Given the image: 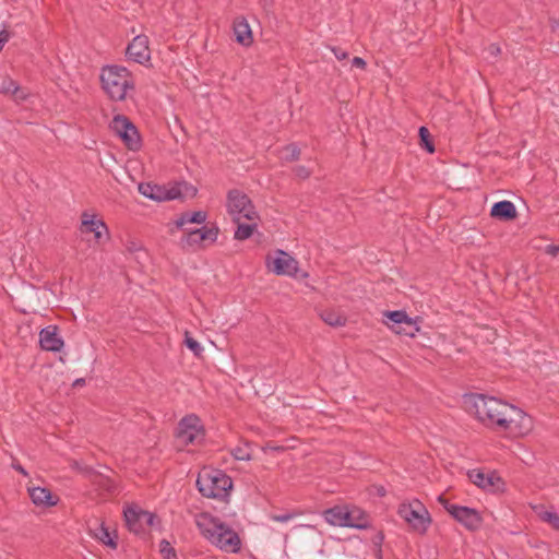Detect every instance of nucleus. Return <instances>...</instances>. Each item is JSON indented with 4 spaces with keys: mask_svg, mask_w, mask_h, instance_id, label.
<instances>
[{
    "mask_svg": "<svg viewBox=\"0 0 559 559\" xmlns=\"http://www.w3.org/2000/svg\"><path fill=\"white\" fill-rule=\"evenodd\" d=\"M195 524L204 538L227 554H238L242 542L237 532L210 513L195 515Z\"/></svg>",
    "mask_w": 559,
    "mask_h": 559,
    "instance_id": "f257e3e1",
    "label": "nucleus"
},
{
    "mask_svg": "<svg viewBox=\"0 0 559 559\" xmlns=\"http://www.w3.org/2000/svg\"><path fill=\"white\" fill-rule=\"evenodd\" d=\"M507 408L497 412L488 428L503 431L511 438L528 436L534 429L533 418L515 405L507 403Z\"/></svg>",
    "mask_w": 559,
    "mask_h": 559,
    "instance_id": "f03ea898",
    "label": "nucleus"
},
{
    "mask_svg": "<svg viewBox=\"0 0 559 559\" xmlns=\"http://www.w3.org/2000/svg\"><path fill=\"white\" fill-rule=\"evenodd\" d=\"M102 88L115 102L124 100L134 91L135 82L131 72L121 66H106L100 71Z\"/></svg>",
    "mask_w": 559,
    "mask_h": 559,
    "instance_id": "7ed1b4c3",
    "label": "nucleus"
},
{
    "mask_svg": "<svg viewBox=\"0 0 559 559\" xmlns=\"http://www.w3.org/2000/svg\"><path fill=\"white\" fill-rule=\"evenodd\" d=\"M197 487L206 498L224 500L233 489V480L221 469L204 468L198 475Z\"/></svg>",
    "mask_w": 559,
    "mask_h": 559,
    "instance_id": "20e7f679",
    "label": "nucleus"
},
{
    "mask_svg": "<svg viewBox=\"0 0 559 559\" xmlns=\"http://www.w3.org/2000/svg\"><path fill=\"white\" fill-rule=\"evenodd\" d=\"M465 403L468 411L486 427H489L498 411L508 409L507 402L485 394H471L466 396Z\"/></svg>",
    "mask_w": 559,
    "mask_h": 559,
    "instance_id": "39448f33",
    "label": "nucleus"
},
{
    "mask_svg": "<svg viewBox=\"0 0 559 559\" xmlns=\"http://www.w3.org/2000/svg\"><path fill=\"white\" fill-rule=\"evenodd\" d=\"M397 513L414 532L420 535L427 533L432 522L428 509L417 499L402 502Z\"/></svg>",
    "mask_w": 559,
    "mask_h": 559,
    "instance_id": "423d86ee",
    "label": "nucleus"
},
{
    "mask_svg": "<svg viewBox=\"0 0 559 559\" xmlns=\"http://www.w3.org/2000/svg\"><path fill=\"white\" fill-rule=\"evenodd\" d=\"M226 210L233 222L259 221V214L250 198L239 189H231L226 195Z\"/></svg>",
    "mask_w": 559,
    "mask_h": 559,
    "instance_id": "0eeeda50",
    "label": "nucleus"
},
{
    "mask_svg": "<svg viewBox=\"0 0 559 559\" xmlns=\"http://www.w3.org/2000/svg\"><path fill=\"white\" fill-rule=\"evenodd\" d=\"M123 515L127 527L136 535L145 534L148 528L156 527L159 524L154 513L145 511L136 504L127 507Z\"/></svg>",
    "mask_w": 559,
    "mask_h": 559,
    "instance_id": "6e6552de",
    "label": "nucleus"
},
{
    "mask_svg": "<svg viewBox=\"0 0 559 559\" xmlns=\"http://www.w3.org/2000/svg\"><path fill=\"white\" fill-rule=\"evenodd\" d=\"M265 266L276 275L297 277L299 273V262L288 252L281 249L266 255Z\"/></svg>",
    "mask_w": 559,
    "mask_h": 559,
    "instance_id": "1a4fd4ad",
    "label": "nucleus"
},
{
    "mask_svg": "<svg viewBox=\"0 0 559 559\" xmlns=\"http://www.w3.org/2000/svg\"><path fill=\"white\" fill-rule=\"evenodd\" d=\"M204 436V428L198 416L188 415L179 421L177 440L180 444H200L203 441Z\"/></svg>",
    "mask_w": 559,
    "mask_h": 559,
    "instance_id": "9d476101",
    "label": "nucleus"
},
{
    "mask_svg": "<svg viewBox=\"0 0 559 559\" xmlns=\"http://www.w3.org/2000/svg\"><path fill=\"white\" fill-rule=\"evenodd\" d=\"M219 228L215 225L186 230L181 246L189 249H202L216 242Z\"/></svg>",
    "mask_w": 559,
    "mask_h": 559,
    "instance_id": "9b49d317",
    "label": "nucleus"
},
{
    "mask_svg": "<svg viewBox=\"0 0 559 559\" xmlns=\"http://www.w3.org/2000/svg\"><path fill=\"white\" fill-rule=\"evenodd\" d=\"M438 500L444 509L467 530L476 531L481 526L483 519L477 510L450 503L442 496H440Z\"/></svg>",
    "mask_w": 559,
    "mask_h": 559,
    "instance_id": "f8f14e48",
    "label": "nucleus"
},
{
    "mask_svg": "<svg viewBox=\"0 0 559 559\" xmlns=\"http://www.w3.org/2000/svg\"><path fill=\"white\" fill-rule=\"evenodd\" d=\"M111 131L119 136L130 150L140 146V135L135 126L123 115H117L109 124Z\"/></svg>",
    "mask_w": 559,
    "mask_h": 559,
    "instance_id": "ddd939ff",
    "label": "nucleus"
},
{
    "mask_svg": "<svg viewBox=\"0 0 559 559\" xmlns=\"http://www.w3.org/2000/svg\"><path fill=\"white\" fill-rule=\"evenodd\" d=\"M126 55L129 60L140 64H146L151 60L148 38L145 35L135 36L128 45Z\"/></svg>",
    "mask_w": 559,
    "mask_h": 559,
    "instance_id": "4468645a",
    "label": "nucleus"
},
{
    "mask_svg": "<svg viewBox=\"0 0 559 559\" xmlns=\"http://www.w3.org/2000/svg\"><path fill=\"white\" fill-rule=\"evenodd\" d=\"M81 218V230L83 233L94 234V238L97 242H100L104 239H108L109 230L104 221L86 212L82 214Z\"/></svg>",
    "mask_w": 559,
    "mask_h": 559,
    "instance_id": "2eb2a0df",
    "label": "nucleus"
},
{
    "mask_svg": "<svg viewBox=\"0 0 559 559\" xmlns=\"http://www.w3.org/2000/svg\"><path fill=\"white\" fill-rule=\"evenodd\" d=\"M468 476L473 484L486 490L499 491L502 490L504 486L502 479L495 473L486 474L474 469L469 472Z\"/></svg>",
    "mask_w": 559,
    "mask_h": 559,
    "instance_id": "dca6fc26",
    "label": "nucleus"
},
{
    "mask_svg": "<svg viewBox=\"0 0 559 559\" xmlns=\"http://www.w3.org/2000/svg\"><path fill=\"white\" fill-rule=\"evenodd\" d=\"M39 344L44 350L60 352L64 345L56 325H48L39 332Z\"/></svg>",
    "mask_w": 559,
    "mask_h": 559,
    "instance_id": "f3484780",
    "label": "nucleus"
},
{
    "mask_svg": "<svg viewBox=\"0 0 559 559\" xmlns=\"http://www.w3.org/2000/svg\"><path fill=\"white\" fill-rule=\"evenodd\" d=\"M345 513L346 527L366 530L370 526L369 515L360 508L346 506Z\"/></svg>",
    "mask_w": 559,
    "mask_h": 559,
    "instance_id": "a211bd4d",
    "label": "nucleus"
},
{
    "mask_svg": "<svg viewBox=\"0 0 559 559\" xmlns=\"http://www.w3.org/2000/svg\"><path fill=\"white\" fill-rule=\"evenodd\" d=\"M234 35L236 41L242 46H250L253 41L251 27L245 17H237L234 21Z\"/></svg>",
    "mask_w": 559,
    "mask_h": 559,
    "instance_id": "6ab92c4d",
    "label": "nucleus"
},
{
    "mask_svg": "<svg viewBox=\"0 0 559 559\" xmlns=\"http://www.w3.org/2000/svg\"><path fill=\"white\" fill-rule=\"evenodd\" d=\"M490 215L498 219L511 221L516 217V209L511 201L504 200L492 205Z\"/></svg>",
    "mask_w": 559,
    "mask_h": 559,
    "instance_id": "aec40b11",
    "label": "nucleus"
},
{
    "mask_svg": "<svg viewBox=\"0 0 559 559\" xmlns=\"http://www.w3.org/2000/svg\"><path fill=\"white\" fill-rule=\"evenodd\" d=\"M29 497L34 504L41 507H51L57 503L49 489L44 487L28 488Z\"/></svg>",
    "mask_w": 559,
    "mask_h": 559,
    "instance_id": "412c9836",
    "label": "nucleus"
},
{
    "mask_svg": "<svg viewBox=\"0 0 559 559\" xmlns=\"http://www.w3.org/2000/svg\"><path fill=\"white\" fill-rule=\"evenodd\" d=\"M345 511L346 506H335L325 510L323 512V518L329 524L333 526L346 527Z\"/></svg>",
    "mask_w": 559,
    "mask_h": 559,
    "instance_id": "4be33fe9",
    "label": "nucleus"
},
{
    "mask_svg": "<svg viewBox=\"0 0 559 559\" xmlns=\"http://www.w3.org/2000/svg\"><path fill=\"white\" fill-rule=\"evenodd\" d=\"M207 219V213L205 211L186 212L182 213L176 221L175 226L182 228L186 224H204Z\"/></svg>",
    "mask_w": 559,
    "mask_h": 559,
    "instance_id": "5701e85b",
    "label": "nucleus"
},
{
    "mask_svg": "<svg viewBox=\"0 0 559 559\" xmlns=\"http://www.w3.org/2000/svg\"><path fill=\"white\" fill-rule=\"evenodd\" d=\"M93 536L104 545L112 549L117 548L116 535H112L108 527L104 525V523H102L93 531Z\"/></svg>",
    "mask_w": 559,
    "mask_h": 559,
    "instance_id": "b1692460",
    "label": "nucleus"
},
{
    "mask_svg": "<svg viewBox=\"0 0 559 559\" xmlns=\"http://www.w3.org/2000/svg\"><path fill=\"white\" fill-rule=\"evenodd\" d=\"M249 224L237 223V229L235 230L234 238L237 240H246L250 238L258 228V221H248Z\"/></svg>",
    "mask_w": 559,
    "mask_h": 559,
    "instance_id": "393cba45",
    "label": "nucleus"
},
{
    "mask_svg": "<svg viewBox=\"0 0 559 559\" xmlns=\"http://www.w3.org/2000/svg\"><path fill=\"white\" fill-rule=\"evenodd\" d=\"M534 511L542 521L551 525L554 530L559 531V514L554 511L545 510L542 506L534 507Z\"/></svg>",
    "mask_w": 559,
    "mask_h": 559,
    "instance_id": "a878e982",
    "label": "nucleus"
},
{
    "mask_svg": "<svg viewBox=\"0 0 559 559\" xmlns=\"http://www.w3.org/2000/svg\"><path fill=\"white\" fill-rule=\"evenodd\" d=\"M321 319L331 326H343L346 323V318L337 311L324 310L320 314Z\"/></svg>",
    "mask_w": 559,
    "mask_h": 559,
    "instance_id": "bb28decb",
    "label": "nucleus"
},
{
    "mask_svg": "<svg viewBox=\"0 0 559 559\" xmlns=\"http://www.w3.org/2000/svg\"><path fill=\"white\" fill-rule=\"evenodd\" d=\"M139 192L151 200L163 201V192L157 186H153L151 183H140Z\"/></svg>",
    "mask_w": 559,
    "mask_h": 559,
    "instance_id": "cd10ccee",
    "label": "nucleus"
},
{
    "mask_svg": "<svg viewBox=\"0 0 559 559\" xmlns=\"http://www.w3.org/2000/svg\"><path fill=\"white\" fill-rule=\"evenodd\" d=\"M384 317L388 318L390 321H392L393 323L395 324H402V323H405L407 324L409 328L413 326V322H412V319L407 317L406 312L404 311H401V310H395V311H386L384 313Z\"/></svg>",
    "mask_w": 559,
    "mask_h": 559,
    "instance_id": "c85d7f7f",
    "label": "nucleus"
},
{
    "mask_svg": "<svg viewBox=\"0 0 559 559\" xmlns=\"http://www.w3.org/2000/svg\"><path fill=\"white\" fill-rule=\"evenodd\" d=\"M251 452L249 443H241L231 450V455L239 461H250L252 457Z\"/></svg>",
    "mask_w": 559,
    "mask_h": 559,
    "instance_id": "c756f323",
    "label": "nucleus"
},
{
    "mask_svg": "<svg viewBox=\"0 0 559 559\" xmlns=\"http://www.w3.org/2000/svg\"><path fill=\"white\" fill-rule=\"evenodd\" d=\"M420 146L424 147L428 153L435 152V145L430 140L429 130L426 127L419 128Z\"/></svg>",
    "mask_w": 559,
    "mask_h": 559,
    "instance_id": "7c9ffc66",
    "label": "nucleus"
},
{
    "mask_svg": "<svg viewBox=\"0 0 559 559\" xmlns=\"http://www.w3.org/2000/svg\"><path fill=\"white\" fill-rule=\"evenodd\" d=\"M11 92H19V84L10 76H4L0 81V93L11 94Z\"/></svg>",
    "mask_w": 559,
    "mask_h": 559,
    "instance_id": "2f4dec72",
    "label": "nucleus"
},
{
    "mask_svg": "<svg viewBox=\"0 0 559 559\" xmlns=\"http://www.w3.org/2000/svg\"><path fill=\"white\" fill-rule=\"evenodd\" d=\"M185 344L195 356H200L203 353L201 344L191 337L188 332L185 334Z\"/></svg>",
    "mask_w": 559,
    "mask_h": 559,
    "instance_id": "473e14b6",
    "label": "nucleus"
},
{
    "mask_svg": "<svg viewBox=\"0 0 559 559\" xmlns=\"http://www.w3.org/2000/svg\"><path fill=\"white\" fill-rule=\"evenodd\" d=\"M160 554L163 555V557L165 559H177V555H176V551L175 549L170 546V544L166 540V539H163L160 542Z\"/></svg>",
    "mask_w": 559,
    "mask_h": 559,
    "instance_id": "72a5a7b5",
    "label": "nucleus"
},
{
    "mask_svg": "<svg viewBox=\"0 0 559 559\" xmlns=\"http://www.w3.org/2000/svg\"><path fill=\"white\" fill-rule=\"evenodd\" d=\"M295 518L294 513L273 514L271 520L275 522L286 523Z\"/></svg>",
    "mask_w": 559,
    "mask_h": 559,
    "instance_id": "f704fd0d",
    "label": "nucleus"
},
{
    "mask_svg": "<svg viewBox=\"0 0 559 559\" xmlns=\"http://www.w3.org/2000/svg\"><path fill=\"white\" fill-rule=\"evenodd\" d=\"M285 153V158L296 159L299 156V150L295 145L287 146Z\"/></svg>",
    "mask_w": 559,
    "mask_h": 559,
    "instance_id": "c9c22d12",
    "label": "nucleus"
},
{
    "mask_svg": "<svg viewBox=\"0 0 559 559\" xmlns=\"http://www.w3.org/2000/svg\"><path fill=\"white\" fill-rule=\"evenodd\" d=\"M295 175L301 179H306L310 176V170L305 166H297L295 169Z\"/></svg>",
    "mask_w": 559,
    "mask_h": 559,
    "instance_id": "e433bc0d",
    "label": "nucleus"
},
{
    "mask_svg": "<svg viewBox=\"0 0 559 559\" xmlns=\"http://www.w3.org/2000/svg\"><path fill=\"white\" fill-rule=\"evenodd\" d=\"M180 197V191L177 188H173L168 190L166 193H163V200H175Z\"/></svg>",
    "mask_w": 559,
    "mask_h": 559,
    "instance_id": "4c0bfd02",
    "label": "nucleus"
},
{
    "mask_svg": "<svg viewBox=\"0 0 559 559\" xmlns=\"http://www.w3.org/2000/svg\"><path fill=\"white\" fill-rule=\"evenodd\" d=\"M486 51H487L489 57L496 58V57H498L500 55L501 49H500V47L497 44H491V45L488 46Z\"/></svg>",
    "mask_w": 559,
    "mask_h": 559,
    "instance_id": "58836bf2",
    "label": "nucleus"
},
{
    "mask_svg": "<svg viewBox=\"0 0 559 559\" xmlns=\"http://www.w3.org/2000/svg\"><path fill=\"white\" fill-rule=\"evenodd\" d=\"M331 50H332L333 55L335 56V58L338 60H344L348 57V53L341 48L332 47Z\"/></svg>",
    "mask_w": 559,
    "mask_h": 559,
    "instance_id": "ea45409f",
    "label": "nucleus"
},
{
    "mask_svg": "<svg viewBox=\"0 0 559 559\" xmlns=\"http://www.w3.org/2000/svg\"><path fill=\"white\" fill-rule=\"evenodd\" d=\"M10 95H13L16 100L21 102L27 98L28 93L19 86V92H11Z\"/></svg>",
    "mask_w": 559,
    "mask_h": 559,
    "instance_id": "a19ab883",
    "label": "nucleus"
},
{
    "mask_svg": "<svg viewBox=\"0 0 559 559\" xmlns=\"http://www.w3.org/2000/svg\"><path fill=\"white\" fill-rule=\"evenodd\" d=\"M352 64L356 68H359V69H365L366 68V61L360 58V57H354L353 60H352Z\"/></svg>",
    "mask_w": 559,
    "mask_h": 559,
    "instance_id": "79ce46f5",
    "label": "nucleus"
},
{
    "mask_svg": "<svg viewBox=\"0 0 559 559\" xmlns=\"http://www.w3.org/2000/svg\"><path fill=\"white\" fill-rule=\"evenodd\" d=\"M545 251L547 254L556 257L559 253V246L558 245H549L546 247Z\"/></svg>",
    "mask_w": 559,
    "mask_h": 559,
    "instance_id": "37998d69",
    "label": "nucleus"
},
{
    "mask_svg": "<svg viewBox=\"0 0 559 559\" xmlns=\"http://www.w3.org/2000/svg\"><path fill=\"white\" fill-rule=\"evenodd\" d=\"M9 33L5 31L0 32V51L4 47L5 43L9 40Z\"/></svg>",
    "mask_w": 559,
    "mask_h": 559,
    "instance_id": "c03bdc74",
    "label": "nucleus"
},
{
    "mask_svg": "<svg viewBox=\"0 0 559 559\" xmlns=\"http://www.w3.org/2000/svg\"><path fill=\"white\" fill-rule=\"evenodd\" d=\"M16 469H17L19 472H21L22 474H24V475L26 474V472L24 471V468H23V467H21V466H17V467H16Z\"/></svg>",
    "mask_w": 559,
    "mask_h": 559,
    "instance_id": "a18cd8bd",
    "label": "nucleus"
},
{
    "mask_svg": "<svg viewBox=\"0 0 559 559\" xmlns=\"http://www.w3.org/2000/svg\"><path fill=\"white\" fill-rule=\"evenodd\" d=\"M83 382H84V380H83V379H80V380H76V381H75V384H81V383H83Z\"/></svg>",
    "mask_w": 559,
    "mask_h": 559,
    "instance_id": "49530a36",
    "label": "nucleus"
},
{
    "mask_svg": "<svg viewBox=\"0 0 559 559\" xmlns=\"http://www.w3.org/2000/svg\"><path fill=\"white\" fill-rule=\"evenodd\" d=\"M404 334H406V335H411V336H414V333H413V332H406V331H405V332H404Z\"/></svg>",
    "mask_w": 559,
    "mask_h": 559,
    "instance_id": "de8ad7c7",
    "label": "nucleus"
},
{
    "mask_svg": "<svg viewBox=\"0 0 559 559\" xmlns=\"http://www.w3.org/2000/svg\"><path fill=\"white\" fill-rule=\"evenodd\" d=\"M308 274L306 272L301 273V277H307Z\"/></svg>",
    "mask_w": 559,
    "mask_h": 559,
    "instance_id": "09e8293b",
    "label": "nucleus"
}]
</instances>
